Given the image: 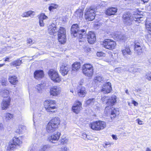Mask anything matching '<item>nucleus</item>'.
<instances>
[{
  "mask_svg": "<svg viewBox=\"0 0 151 151\" xmlns=\"http://www.w3.org/2000/svg\"><path fill=\"white\" fill-rule=\"evenodd\" d=\"M71 33L74 37H77L79 39L82 40H79V42L83 41L84 37L86 36L85 35L86 33L85 30L84 29L79 30L77 24L72 25L71 29ZM86 36L88 42L90 44H92L95 42L96 36L93 32H89Z\"/></svg>",
  "mask_w": 151,
  "mask_h": 151,
  "instance_id": "1",
  "label": "nucleus"
},
{
  "mask_svg": "<svg viewBox=\"0 0 151 151\" xmlns=\"http://www.w3.org/2000/svg\"><path fill=\"white\" fill-rule=\"evenodd\" d=\"M60 123V119L55 117L52 119L47 124L46 127V131L49 133L55 132L58 128Z\"/></svg>",
  "mask_w": 151,
  "mask_h": 151,
  "instance_id": "2",
  "label": "nucleus"
},
{
  "mask_svg": "<svg viewBox=\"0 0 151 151\" xmlns=\"http://www.w3.org/2000/svg\"><path fill=\"white\" fill-rule=\"evenodd\" d=\"M22 143V138L20 137H14L12 142H9L7 146V150H13L16 149L18 146H20Z\"/></svg>",
  "mask_w": 151,
  "mask_h": 151,
  "instance_id": "3",
  "label": "nucleus"
},
{
  "mask_svg": "<svg viewBox=\"0 0 151 151\" xmlns=\"http://www.w3.org/2000/svg\"><path fill=\"white\" fill-rule=\"evenodd\" d=\"M106 124L105 122L98 121L91 123L90 124V127L93 130L99 131L104 129L106 127Z\"/></svg>",
  "mask_w": 151,
  "mask_h": 151,
  "instance_id": "4",
  "label": "nucleus"
},
{
  "mask_svg": "<svg viewBox=\"0 0 151 151\" xmlns=\"http://www.w3.org/2000/svg\"><path fill=\"white\" fill-rule=\"evenodd\" d=\"M55 102L54 101L46 100L44 102V106L45 110L48 112H54L52 110L56 108L55 106Z\"/></svg>",
  "mask_w": 151,
  "mask_h": 151,
  "instance_id": "5",
  "label": "nucleus"
},
{
  "mask_svg": "<svg viewBox=\"0 0 151 151\" xmlns=\"http://www.w3.org/2000/svg\"><path fill=\"white\" fill-rule=\"evenodd\" d=\"M58 40L61 44L65 42L66 41V30L63 27H61L57 31Z\"/></svg>",
  "mask_w": 151,
  "mask_h": 151,
  "instance_id": "6",
  "label": "nucleus"
},
{
  "mask_svg": "<svg viewBox=\"0 0 151 151\" xmlns=\"http://www.w3.org/2000/svg\"><path fill=\"white\" fill-rule=\"evenodd\" d=\"M82 71L86 76H92L93 73V66L90 64H84L82 67Z\"/></svg>",
  "mask_w": 151,
  "mask_h": 151,
  "instance_id": "7",
  "label": "nucleus"
},
{
  "mask_svg": "<svg viewBox=\"0 0 151 151\" xmlns=\"http://www.w3.org/2000/svg\"><path fill=\"white\" fill-rule=\"evenodd\" d=\"M103 45L104 47L109 50L114 49L116 44L115 42L111 39H106L104 40L103 43Z\"/></svg>",
  "mask_w": 151,
  "mask_h": 151,
  "instance_id": "8",
  "label": "nucleus"
},
{
  "mask_svg": "<svg viewBox=\"0 0 151 151\" xmlns=\"http://www.w3.org/2000/svg\"><path fill=\"white\" fill-rule=\"evenodd\" d=\"M123 20L124 23L127 25H130L133 22L132 16L129 13H125L123 15Z\"/></svg>",
  "mask_w": 151,
  "mask_h": 151,
  "instance_id": "9",
  "label": "nucleus"
},
{
  "mask_svg": "<svg viewBox=\"0 0 151 151\" xmlns=\"http://www.w3.org/2000/svg\"><path fill=\"white\" fill-rule=\"evenodd\" d=\"M61 91V89L58 86H52L50 89V95L52 96H56L59 94Z\"/></svg>",
  "mask_w": 151,
  "mask_h": 151,
  "instance_id": "10",
  "label": "nucleus"
},
{
  "mask_svg": "<svg viewBox=\"0 0 151 151\" xmlns=\"http://www.w3.org/2000/svg\"><path fill=\"white\" fill-rule=\"evenodd\" d=\"M116 97L115 95H113L111 97H109L108 99L106 102L107 106H106L105 110L109 109V106H111L114 104L116 101Z\"/></svg>",
  "mask_w": 151,
  "mask_h": 151,
  "instance_id": "11",
  "label": "nucleus"
},
{
  "mask_svg": "<svg viewBox=\"0 0 151 151\" xmlns=\"http://www.w3.org/2000/svg\"><path fill=\"white\" fill-rule=\"evenodd\" d=\"M77 91L78 96L81 97H84L87 93L85 88L82 86L81 83L78 87Z\"/></svg>",
  "mask_w": 151,
  "mask_h": 151,
  "instance_id": "12",
  "label": "nucleus"
},
{
  "mask_svg": "<svg viewBox=\"0 0 151 151\" xmlns=\"http://www.w3.org/2000/svg\"><path fill=\"white\" fill-rule=\"evenodd\" d=\"M57 31L56 25L54 23H52L48 27V32L50 35L55 36L57 35Z\"/></svg>",
  "mask_w": 151,
  "mask_h": 151,
  "instance_id": "13",
  "label": "nucleus"
},
{
  "mask_svg": "<svg viewBox=\"0 0 151 151\" xmlns=\"http://www.w3.org/2000/svg\"><path fill=\"white\" fill-rule=\"evenodd\" d=\"M112 90L111 84L109 82L105 83L103 86L101 91L104 93H109L111 92Z\"/></svg>",
  "mask_w": 151,
  "mask_h": 151,
  "instance_id": "14",
  "label": "nucleus"
},
{
  "mask_svg": "<svg viewBox=\"0 0 151 151\" xmlns=\"http://www.w3.org/2000/svg\"><path fill=\"white\" fill-rule=\"evenodd\" d=\"M60 134V132H55L48 137V139L52 143H55V142L58 140Z\"/></svg>",
  "mask_w": 151,
  "mask_h": 151,
  "instance_id": "15",
  "label": "nucleus"
},
{
  "mask_svg": "<svg viewBox=\"0 0 151 151\" xmlns=\"http://www.w3.org/2000/svg\"><path fill=\"white\" fill-rule=\"evenodd\" d=\"M82 104L80 101H77L72 107L73 111L76 114H78L81 110Z\"/></svg>",
  "mask_w": 151,
  "mask_h": 151,
  "instance_id": "16",
  "label": "nucleus"
},
{
  "mask_svg": "<svg viewBox=\"0 0 151 151\" xmlns=\"http://www.w3.org/2000/svg\"><path fill=\"white\" fill-rule=\"evenodd\" d=\"M11 99L9 97L7 98V99L3 100L1 103V108L3 110H6L8 108L10 104Z\"/></svg>",
  "mask_w": 151,
  "mask_h": 151,
  "instance_id": "17",
  "label": "nucleus"
},
{
  "mask_svg": "<svg viewBox=\"0 0 151 151\" xmlns=\"http://www.w3.org/2000/svg\"><path fill=\"white\" fill-rule=\"evenodd\" d=\"M117 11V9L115 7H111L107 9L106 12V14L109 16L115 14Z\"/></svg>",
  "mask_w": 151,
  "mask_h": 151,
  "instance_id": "18",
  "label": "nucleus"
},
{
  "mask_svg": "<svg viewBox=\"0 0 151 151\" xmlns=\"http://www.w3.org/2000/svg\"><path fill=\"white\" fill-rule=\"evenodd\" d=\"M69 71L68 66L67 65H62L60 67V71L62 75L65 76L67 74Z\"/></svg>",
  "mask_w": 151,
  "mask_h": 151,
  "instance_id": "19",
  "label": "nucleus"
},
{
  "mask_svg": "<svg viewBox=\"0 0 151 151\" xmlns=\"http://www.w3.org/2000/svg\"><path fill=\"white\" fill-rule=\"evenodd\" d=\"M134 47V51L135 52L139 55H141L142 53V50L140 44L139 43H135Z\"/></svg>",
  "mask_w": 151,
  "mask_h": 151,
  "instance_id": "20",
  "label": "nucleus"
},
{
  "mask_svg": "<svg viewBox=\"0 0 151 151\" xmlns=\"http://www.w3.org/2000/svg\"><path fill=\"white\" fill-rule=\"evenodd\" d=\"M85 14H95V9L93 7L91 6L85 9Z\"/></svg>",
  "mask_w": 151,
  "mask_h": 151,
  "instance_id": "21",
  "label": "nucleus"
},
{
  "mask_svg": "<svg viewBox=\"0 0 151 151\" xmlns=\"http://www.w3.org/2000/svg\"><path fill=\"white\" fill-rule=\"evenodd\" d=\"M119 114V112L118 108L114 109L111 111V118L113 120L116 116Z\"/></svg>",
  "mask_w": 151,
  "mask_h": 151,
  "instance_id": "22",
  "label": "nucleus"
},
{
  "mask_svg": "<svg viewBox=\"0 0 151 151\" xmlns=\"http://www.w3.org/2000/svg\"><path fill=\"white\" fill-rule=\"evenodd\" d=\"M95 16V14L93 15L91 14H85V18L87 21L93 20L94 19Z\"/></svg>",
  "mask_w": 151,
  "mask_h": 151,
  "instance_id": "23",
  "label": "nucleus"
},
{
  "mask_svg": "<svg viewBox=\"0 0 151 151\" xmlns=\"http://www.w3.org/2000/svg\"><path fill=\"white\" fill-rule=\"evenodd\" d=\"M122 52L124 56L126 57L127 55H131V52L129 47H126L124 49L122 50Z\"/></svg>",
  "mask_w": 151,
  "mask_h": 151,
  "instance_id": "24",
  "label": "nucleus"
},
{
  "mask_svg": "<svg viewBox=\"0 0 151 151\" xmlns=\"http://www.w3.org/2000/svg\"><path fill=\"white\" fill-rule=\"evenodd\" d=\"M142 16L138 14H134L132 16L133 21H134L136 22L137 21L138 22H140L142 20V19H141L142 18Z\"/></svg>",
  "mask_w": 151,
  "mask_h": 151,
  "instance_id": "25",
  "label": "nucleus"
},
{
  "mask_svg": "<svg viewBox=\"0 0 151 151\" xmlns=\"http://www.w3.org/2000/svg\"><path fill=\"white\" fill-rule=\"evenodd\" d=\"M0 95L4 98H9V92L8 90H2L0 91Z\"/></svg>",
  "mask_w": 151,
  "mask_h": 151,
  "instance_id": "26",
  "label": "nucleus"
},
{
  "mask_svg": "<svg viewBox=\"0 0 151 151\" xmlns=\"http://www.w3.org/2000/svg\"><path fill=\"white\" fill-rule=\"evenodd\" d=\"M35 14V12H34L29 11L27 12H25L23 13L22 16L23 17H28L29 16H33Z\"/></svg>",
  "mask_w": 151,
  "mask_h": 151,
  "instance_id": "27",
  "label": "nucleus"
},
{
  "mask_svg": "<svg viewBox=\"0 0 151 151\" xmlns=\"http://www.w3.org/2000/svg\"><path fill=\"white\" fill-rule=\"evenodd\" d=\"M80 67V63L78 62H76L73 65L72 71H77L78 70Z\"/></svg>",
  "mask_w": 151,
  "mask_h": 151,
  "instance_id": "28",
  "label": "nucleus"
},
{
  "mask_svg": "<svg viewBox=\"0 0 151 151\" xmlns=\"http://www.w3.org/2000/svg\"><path fill=\"white\" fill-rule=\"evenodd\" d=\"M9 82L12 84L15 85L17 83L18 79L16 76H11L9 78Z\"/></svg>",
  "mask_w": 151,
  "mask_h": 151,
  "instance_id": "29",
  "label": "nucleus"
},
{
  "mask_svg": "<svg viewBox=\"0 0 151 151\" xmlns=\"http://www.w3.org/2000/svg\"><path fill=\"white\" fill-rule=\"evenodd\" d=\"M0 83L3 86H6L7 84V79L2 76H1L0 77Z\"/></svg>",
  "mask_w": 151,
  "mask_h": 151,
  "instance_id": "30",
  "label": "nucleus"
},
{
  "mask_svg": "<svg viewBox=\"0 0 151 151\" xmlns=\"http://www.w3.org/2000/svg\"><path fill=\"white\" fill-rule=\"evenodd\" d=\"M83 15V12L81 9L77 10L75 13V15L79 18H82Z\"/></svg>",
  "mask_w": 151,
  "mask_h": 151,
  "instance_id": "31",
  "label": "nucleus"
},
{
  "mask_svg": "<svg viewBox=\"0 0 151 151\" xmlns=\"http://www.w3.org/2000/svg\"><path fill=\"white\" fill-rule=\"evenodd\" d=\"M51 79L55 82H59L61 79L60 76H50Z\"/></svg>",
  "mask_w": 151,
  "mask_h": 151,
  "instance_id": "32",
  "label": "nucleus"
},
{
  "mask_svg": "<svg viewBox=\"0 0 151 151\" xmlns=\"http://www.w3.org/2000/svg\"><path fill=\"white\" fill-rule=\"evenodd\" d=\"M48 74L49 76H58V71L56 70L51 69L48 71Z\"/></svg>",
  "mask_w": 151,
  "mask_h": 151,
  "instance_id": "33",
  "label": "nucleus"
},
{
  "mask_svg": "<svg viewBox=\"0 0 151 151\" xmlns=\"http://www.w3.org/2000/svg\"><path fill=\"white\" fill-rule=\"evenodd\" d=\"M125 66H123L121 68H116L114 70L115 72L117 73H121L126 70L125 69Z\"/></svg>",
  "mask_w": 151,
  "mask_h": 151,
  "instance_id": "34",
  "label": "nucleus"
},
{
  "mask_svg": "<svg viewBox=\"0 0 151 151\" xmlns=\"http://www.w3.org/2000/svg\"><path fill=\"white\" fill-rule=\"evenodd\" d=\"M116 37L118 40H122L125 39L126 37L122 35L119 32L116 36Z\"/></svg>",
  "mask_w": 151,
  "mask_h": 151,
  "instance_id": "35",
  "label": "nucleus"
},
{
  "mask_svg": "<svg viewBox=\"0 0 151 151\" xmlns=\"http://www.w3.org/2000/svg\"><path fill=\"white\" fill-rule=\"evenodd\" d=\"M44 72L42 70H36L34 73V76H43Z\"/></svg>",
  "mask_w": 151,
  "mask_h": 151,
  "instance_id": "36",
  "label": "nucleus"
},
{
  "mask_svg": "<svg viewBox=\"0 0 151 151\" xmlns=\"http://www.w3.org/2000/svg\"><path fill=\"white\" fill-rule=\"evenodd\" d=\"M95 101V98H92L86 100V104L87 105H89L90 104H93Z\"/></svg>",
  "mask_w": 151,
  "mask_h": 151,
  "instance_id": "37",
  "label": "nucleus"
},
{
  "mask_svg": "<svg viewBox=\"0 0 151 151\" xmlns=\"http://www.w3.org/2000/svg\"><path fill=\"white\" fill-rule=\"evenodd\" d=\"M103 81V78L101 76H96L94 79V81L96 83L98 82H101Z\"/></svg>",
  "mask_w": 151,
  "mask_h": 151,
  "instance_id": "38",
  "label": "nucleus"
},
{
  "mask_svg": "<svg viewBox=\"0 0 151 151\" xmlns=\"http://www.w3.org/2000/svg\"><path fill=\"white\" fill-rule=\"evenodd\" d=\"M5 116H6V120H9L13 118L14 116V115L13 114H11L9 113H6L5 114Z\"/></svg>",
  "mask_w": 151,
  "mask_h": 151,
  "instance_id": "39",
  "label": "nucleus"
},
{
  "mask_svg": "<svg viewBox=\"0 0 151 151\" xmlns=\"http://www.w3.org/2000/svg\"><path fill=\"white\" fill-rule=\"evenodd\" d=\"M21 60H17L13 62L12 64V65L14 66H19L21 63Z\"/></svg>",
  "mask_w": 151,
  "mask_h": 151,
  "instance_id": "40",
  "label": "nucleus"
},
{
  "mask_svg": "<svg viewBox=\"0 0 151 151\" xmlns=\"http://www.w3.org/2000/svg\"><path fill=\"white\" fill-rule=\"evenodd\" d=\"M58 6V5L57 4H52L49 7V9L50 11H51L52 9H56Z\"/></svg>",
  "mask_w": 151,
  "mask_h": 151,
  "instance_id": "41",
  "label": "nucleus"
},
{
  "mask_svg": "<svg viewBox=\"0 0 151 151\" xmlns=\"http://www.w3.org/2000/svg\"><path fill=\"white\" fill-rule=\"evenodd\" d=\"M48 18L47 16H46L45 14L42 13L40 15L39 17V19L44 20L47 19Z\"/></svg>",
  "mask_w": 151,
  "mask_h": 151,
  "instance_id": "42",
  "label": "nucleus"
},
{
  "mask_svg": "<svg viewBox=\"0 0 151 151\" xmlns=\"http://www.w3.org/2000/svg\"><path fill=\"white\" fill-rule=\"evenodd\" d=\"M37 89L38 91L40 92L44 88V85L43 84H38L37 86Z\"/></svg>",
  "mask_w": 151,
  "mask_h": 151,
  "instance_id": "43",
  "label": "nucleus"
},
{
  "mask_svg": "<svg viewBox=\"0 0 151 151\" xmlns=\"http://www.w3.org/2000/svg\"><path fill=\"white\" fill-rule=\"evenodd\" d=\"M49 146L47 145H45L41 147L39 151H45L48 148H49Z\"/></svg>",
  "mask_w": 151,
  "mask_h": 151,
  "instance_id": "44",
  "label": "nucleus"
},
{
  "mask_svg": "<svg viewBox=\"0 0 151 151\" xmlns=\"http://www.w3.org/2000/svg\"><path fill=\"white\" fill-rule=\"evenodd\" d=\"M23 127L22 126H20L19 127L18 129L15 131L16 133L20 134L22 132V129Z\"/></svg>",
  "mask_w": 151,
  "mask_h": 151,
  "instance_id": "45",
  "label": "nucleus"
},
{
  "mask_svg": "<svg viewBox=\"0 0 151 151\" xmlns=\"http://www.w3.org/2000/svg\"><path fill=\"white\" fill-rule=\"evenodd\" d=\"M98 57H103L106 56V54L103 52H98L96 53Z\"/></svg>",
  "mask_w": 151,
  "mask_h": 151,
  "instance_id": "46",
  "label": "nucleus"
},
{
  "mask_svg": "<svg viewBox=\"0 0 151 151\" xmlns=\"http://www.w3.org/2000/svg\"><path fill=\"white\" fill-rule=\"evenodd\" d=\"M145 24L147 28L151 29V22H149L147 20H146Z\"/></svg>",
  "mask_w": 151,
  "mask_h": 151,
  "instance_id": "47",
  "label": "nucleus"
},
{
  "mask_svg": "<svg viewBox=\"0 0 151 151\" xmlns=\"http://www.w3.org/2000/svg\"><path fill=\"white\" fill-rule=\"evenodd\" d=\"M68 141V140L65 137L62 138L61 139V143L63 144L66 143Z\"/></svg>",
  "mask_w": 151,
  "mask_h": 151,
  "instance_id": "48",
  "label": "nucleus"
},
{
  "mask_svg": "<svg viewBox=\"0 0 151 151\" xmlns=\"http://www.w3.org/2000/svg\"><path fill=\"white\" fill-rule=\"evenodd\" d=\"M108 98L109 97L104 96L101 97V100L103 102L105 101H107L108 99Z\"/></svg>",
  "mask_w": 151,
  "mask_h": 151,
  "instance_id": "49",
  "label": "nucleus"
},
{
  "mask_svg": "<svg viewBox=\"0 0 151 151\" xmlns=\"http://www.w3.org/2000/svg\"><path fill=\"white\" fill-rule=\"evenodd\" d=\"M39 24L40 27H43L44 26V23L43 20L39 19Z\"/></svg>",
  "mask_w": 151,
  "mask_h": 151,
  "instance_id": "50",
  "label": "nucleus"
},
{
  "mask_svg": "<svg viewBox=\"0 0 151 151\" xmlns=\"http://www.w3.org/2000/svg\"><path fill=\"white\" fill-rule=\"evenodd\" d=\"M69 150L68 148H67L66 147H64L61 149L60 151H68Z\"/></svg>",
  "mask_w": 151,
  "mask_h": 151,
  "instance_id": "51",
  "label": "nucleus"
},
{
  "mask_svg": "<svg viewBox=\"0 0 151 151\" xmlns=\"http://www.w3.org/2000/svg\"><path fill=\"white\" fill-rule=\"evenodd\" d=\"M27 44H32L33 43L32 39L30 38L27 40Z\"/></svg>",
  "mask_w": 151,
  "mask_h": 151,
  "instance_id": "52",
  "label": "nucleus"
},
{
  "mask_svg": "<svg viewBox=\"0 0 151 151\" xmlns=\"http://www.w3.org/2000/svg\"><path fill=\"white\" fill-rule=\"evenodd\" d=\"M93 137L90 135H88L86 138V140H91L93 139Z\"/></svg>",
  "mask_w": 151,
  "mask_h": 151,
  "instance_id": "53",
  "label": "nucleus"
},
{
  "mask_svg": "<svg viewBox=\"0 0 151 151\" xmlns=\"http://www.w3.org/2000/svg\"><path fill=\"white\" fill-rule=\"evenodd\" d=\"M4 125L2 123L0 122V130H4Z\"/></svg>",
  "mask_w": 151,
  "mask_h": 151,
  "instance_id": "54",
  "label": "nucleus"
},
{
  "mask_svg": "<svg viewBox=\"0 0 151 151\" xmlns=\"http://www.w3.org/2000/svg\"><path fill=\"white\" fill-rule=\"evenodd\" d=\"M87 135L86 134L83 133L82 134L83 138L84 139L86 140Z\"/></svg>",
  "mask_w": 151,
  "mask_h": 151,
  "instance_id": "55",
  "label": "nucleus"
},
{
  "mask_svg": "<svg viewBox=\"0 0 151 151\" xmlns=\"http://www.w3.org/2000/svg\"><path fill=\"white\" fill-rule=\"evenodd\" d=\"M42 76H34V77L36 79H37L38 80H39L41 78H42Z\"/></svg>",
  "mask_w": 151,
  "mask_h": 151,
  "instance_id": "56",
  "label": "nucleus"
},
{
  "mask_svg": "<svg viewBox=\"0 0 151 151\" xmlns=\"http://www.w3.org/2000/svg\"><path fill=\"white\" fill-rule=\"evenodd\" d=\"M132 103L135 106H137L138 105V103L134 101H132Z\"/></svg>",
  "mask_w": 151,
  "mask_h": 151,
  "instance_id": "57",
  "label": "nucleus"
},
{
  "mask_svg": "<svg viewBox=\"0 0 151 151\" xmlns=\"http://www.w3.org/2000/svg\"><path fill=\"white\" fill-rule=\"evenodd\" d=\"M137 120L138 121V123L140 125H142L143 124L142 123V122L140 120H139V119H137Z\"/></svg>",
  "mask_w": 151,
  "mask_h": 151,
  "instance_id": "58",
  "label": "nucleus"
},
{
  "mask_svg": "<svg viewBox=\"0 0 151 151\" xmlns=\"http://www.w3.org/2000/svg\"><path fill=\"white\" fill-rule=\"evenodd\" d=\"M145 78L148 81H151V76H146Z\"/></svg>",
  "mask_w": 151,
  "mask_h": 151,
  "instance_id": "59",
  "label": "nucleus"
},
{
  "mask_svg": "<svg viewBox=\"0 0 151 151\" xmlns=\"http://www.w3.org/2000/svg\"><path fill=\"white\" fill-rule=\"evenodd\" d=\"M112 137L113 139L116 140H117V138L116 136V135L113 134L112 135Z\"/></svg>",
  "mask_w": 151,
  "mask_h": 151,
  "instance_id": "60",
  "label": "nucleus"
},
{
  "mask_svg": "<svg viewBox=\"0 0 151 151\" xmlns=\"http://www.w3.org/2000/svg\"><path fill=\"white\" fill-rule=\"evenodd\" d=\"M140 69L139 68H135L134 69V71H139L140 70Z\"/></svg>",
  "mask_w": 151,
  "mask_h": 151,
  "instance_id": "61",
  "label": "nucleus"
},
{
  "mask_svg": "<svg viewBox=\"0 0 151 151\" xmlns=\"http://www.w3.org/2000/svg\"><path fill=\"white\" fill-rule=\"evenodd\" d=\"M144 3L147 2L149 0H141Z\"/></svg>",
  "mask_w": 151,
  "mask_h": 151,
  "instance_id": "62",
  "label": "nucleus"
},
{
  "mask_svg": "<svg viewBox=\"0 0 151 151\" xmlns=\"http://www.w3.org/2000/svg\"><path fill=\"white\" fill-rule=\"evenodd\" d=\"M146 151H151V149H150L149 148H147Z\"/></svg>",
  "mask_w": 151,
  "mask_h": 151,
  "instance_id": "63",
  "label": "nucleus"
},
{
  "mask_svg": "<svg viewBox=\"0 0 151 151\" xmlns=\"http://www.w3.org/2000/svg\"><path fill=\"white\" fill-rule=\"evenodd\" d=\"M148 61L151 64V58L148 60Z\"/></svg>",
  "mask_w": 151,
  "mask_h": 151,
  "instance_id": "64",
  "label": "nucleus"
}]
</instances>
